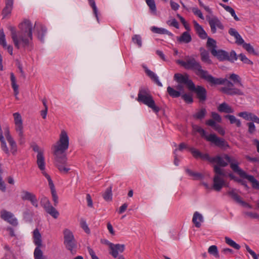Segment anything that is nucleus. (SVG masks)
Here are the masks:
<instances>
[{"mask_svg": "<svg viewBox=\"0 0 259 259\" xmlns=\"http://www.w3.org/2000/svg\"><path fill=\"white\" fill-rule=\"evenodd\" d=\"M34 26L31 21L24 20L18 25L19 30L17 31L14 26H9L8 29L11 32V36L14 46L17 49L27 48L31 46L33 39L32 30Z\"/></svg>", "mask_w": 259, "mask_h": 259, "instance_id": "nucleus-1", "label": "nucleus"}, {"mask_svg": "<svg viewBox=\"0 0 259 259\" xmlns=\"http://www.w3.org/2000/svg\"><path fill=\"white\" fill-rule=\"evenodd\" d=\"M69 147V138L67 133L63 130L60 135L59 140L53 145L52 149L54 156V163L59 170L62 173L67 174L70 168L65 167L67 158L66 151Z\"/></svg>", "mask_w": 259, "mask_h": 259, "instance_id": "nucleus-2", "label": "nucleus"}, {"mask_svg": "<svg viewBox=\"0 0 259 259\" xmlns=\"http://www.w3.org/2000/svg\"><path fill=\"white\" fill-rule=\"evenodd\" d=\"M176 63L186 69L195 71L198 76L207 81L212 82L214 80L213 76L209 74L207 71L202 69L200 63L193 57L187 56L185 58V61L178 60L176 61Z\"/></svg>", "mask_w": 259, "mask_h": 259, "instance_id": "nucleus-3", "label": "nucleus"}, {"mask_svg": "<svg viewBox=\"0 0 259 259\" xmlns=\"http://www.w3.org/2000/svg\"><path fill=\"white\" fill-rule=\"evenodd\" d=\"M212 163H217V165L214 166H218L220 167H226L229 164L232 170L238 175L240 174L239 171L242 170V169L239 166L240 163L237 159L234 156L227 154H224L222 156L217 155L213 157Z\"/></svg>", "mask_w": 259, "mask_h": 259, "instance_id": "nucleus-4", "label": "nucleus"}, {"mask_svg": "<svg viewBox=\"0 0 259 259\" xmlns=\"http://www.w3.org/2000/svg\"><path fill=\"white\" fill-rule=\"evenodd\" d=\"M213 81H208L212 84H225L226 86L221 88V91L228 95L242 96L244 95L243 92L240 89L233 88L234 84L227 79L218 78L213 77Z\"/></svg>", "mask_w": 259, "mask_h": 259, "instance_id": "nucleus-5", "label": "nucleus"}, {"mask_svg": "<svg viewBox=\"0 0 259 259\" xmlns=\"http://www.w3.org/2000/svg\"><path fill=\"white\" fill-rule=\"evenodd\" d=\"M214 175L213 178V185L212 188L218 192L221 190L225 185V181L224 179L226 176L225 169L218 166H213Z\"/></svg>", "mask_w": 259, "mask_h": 259, "instance_id": "nucleus-6", "label": "nucleus"}, {"mask_svg": "<svg viewBox=\"0 0 259 259\" xmlns=\"http://www.w3.org/2000/svg\"><path fill=\"white\" fill-rule=\"evenodd\" d=\"M15 124V131L17 135V140L19 145H23L25 142L24 126L22 116L18 112L13 114Z\"/></svg>", "mask_w": 259, "mask_h": 259, "instance_id": "nucleus-7", "label": "nucleus"}, {"mask_svg": "<svg viewBox=\"0 0 259 259\" xmlns=\"http://www.w3.org/2000/svg\"><path fill=\"white\" fill-rule=\"evenodd\" d=\"M211 54L216 57L219 61H228L233 63L237 60V55L234 50H232L230 53L223 50H211Z\"/></svg>", "mask_w": 259, "mask_h": 259, "instance_id": "nucleus-8", "label": "nucleus"}, {"mask_svg": "<svg viewBox=\"0 0 259 259\" xmlns=\"http://www.w3.org/2000/svg\"><path fill=\"white\" fill-rule=\"evenodd\" d=\"M138 101L151 108L155 112H158L160 110L158 107L156 106L152 96L144 90L139 91L138 95Z\"/></svg>", "mask_w": 259, "mask_h": 259, "instance_id": "nucleus-9", "label": "nucleus"}, {"mask_svg": "<svg viewBox=\"0 0 259 259\" xmlns=\"http://www.w3.org/2000/svg\"><path fill=\"white\" fill-rule=\"evenodd\" d=\"M207 141L213 143L217 146L226 149L229 148V145L227 142L224 139L218 137L215 134H210L206 137Z\"/></svg>", "mask_w": 259, "mask_h": 259, "instance_id": "nucleus-10", "label": "nucleus"}, {"mask_svg": "<svg viewBox=\"0 0 259 259\" xmlns=\"http://www.w3.org/2000/svg\"><path fill=\"white\" fill-rule=\"evenodd\" d=\"M42 206L45 211L54 219H57L59 215V213L56 208L52 206L50 200L47 198L45 197L42 199Z\"/></svg>", "mask_w": 259, "mask_h": 259, "instance_id": "nucleus-11", "label": "nucleus"}, {"mask_svg": "<svg viewBox=\"0 0 259 259\" xmlns=\"http://www.w3.org/2000/svg\"><path fill=\"white\" fill-rule=\"evenodd\" d=\"M1 218L14 227L17 226L18 224L17 219L14 217V215L6 210L3 209L1 210Z\"/></svg>", "mask_w": 259, "mask_h": 259, "instance_id": "nucleus-12", "label": "nucleus"}, {"mask_svg": "<svg viewBox=\"0 0 259 259\" xmlns=\"http://www.w3.org/2000/svg\"><path fill=\"white\" fill-rule=\"evenodd\" d=\"M33 29L38 39L41 41H44V36L47 33V28L45 26L40 22H35Z\"/></svg>", "mask_w": 259, "mask_h": 259, "instance_id": "nucleus-13", "label": "nucleus"}, {"mask_svg": "<svg viewBox=\"0 0 259 259\" xmlns=\"http://www.w3.org/2000/svg\"><path fill=\"white\" fill-rule=\"evenodd\" d=\"M174 78L179 83L185 84L189 90L193 87L194 83L192 80L189 79V75L187 74L183 75L176 73L174 75Z\"/></svg>", "mask_w": 259, "mask_h": 259, "instance_id": "nucleus-14", "label": "nucleus"}, {"mask_svg": "<svg viewBox=\"0 0 259 259\" xmlns=\"http://www.w3.org/2000/svg\"><path fill=\"white\" fill-rule=\"evenodd\" d=\"M190 91L194 92L197 95L200 101L203 102L206 99L207 91L202 86L197 85L196 87L193 84V87L189 89Z\"/></svg>", "mask_w": 259, "mask_h": 259, "instance_id": "nucleus-15", "label": "nucleus"}, {"mask_svg": "<svg viewBox=\"0 0 259 259\" xmlns=\"http://www.w3.org/2000/svg\"><path fill=\"white\" fill-rule=\"evenodd\" d=\"M4 130L5 136L10 147L9 151V152L11 151L13 154H15L17 151V144L11 135L9 128L6 127Z\"/></svg>", "mask_w": 259, "mask_h": 259, "instance_id": "nucleus-16", "label": "nucleus"}, {"mask_svg": "<svg viewBox=\"0 0 259 259\" xmlns=\"http://www.w3.org/2000/svg\"><path fill=\"white\" fill-rule=\"evenodd\" d=\"M209 24L210 27L211 31L212 33H215L217 32V27L223 30L224 27L220 20L216 17L209 18L208 20Z\"/></svg>", "mask_w": 259, "mask_h": 259, "instance_id": "nucleus-17", "label": "nucleus"}, {"mask_svg": "<svg viewBox=\"0 0 259 259\" xmlns=\"http://www.w3.org/2000/svg\"><path fill=\"white\" fill-rule=\"evenodd\" d=\"M21 199L23 200L30 201L31 204L37 207L38 206V201L35 195L29 191L23 190L22 191Z\"/></svg>", "mask_w": 259, "mask_h": 259, "instance_id": "nucleus-18", "label": "nucleus"}, {"mask_svg": "<svg viewBox=\"0 0 259 259\" xmlns=\"http://www.w3.org/2000/svg\"><path fill=\"white\" fill-rule=\"evenodd\" d=\"M239 176L241 178L246 179L252 184V187L256 190H259V182L252 175H247L243 169L239 171Z\"/></svg>", "mask_w": 259, "mask_h": 259, "instance_id": "nucleus-19", "label": "nucleus"}, {"mask_svg": "<svg viewBox=\"0 0 259 259\" xmlns=\"http://www.w3.org/2000/svg\"><path fill=\"white\" fill-rule=\"evenodd\" d=\"M47 179L49 182V185L51 191L52 200L54 202V205L56 206L58 204V196L57 195L54 184L50 176H46Z\"/></svg>", "mask_w": 259, "mask_h": 259, "instance_id": "nucleus-20", "label": "nucleus"}, {"mask_svg": "<svg viewBox=\"0 0 259 259\" xmlns=\"http://www.w3.org/2000/svg\"><path fill=\"white\" fill-rule=\"evenodd\" d=\"M36 163L38 168L41 171L42 174L47 178V175L49 176L45 171V161L44 153H39L36 155Z\"/></svg>", "mask_w": 259, "mask_h": 259, "instance_id": "nucleus-21", "label": "nucleus"}, {"mask_svg": "<svg viewBox=\"0 0 259 259\" xmlns=\"http://www.w3.org/2000/svg\"><path fill=\"white\" fill-rule=\"evenodd\" d=\"M125 249V245L124 244H111V249L110 254L112 255L113 257L116 258L118 256V252H122Z\"/></svg>", "mask_w": 259, "mask_h": 259, "instance_id": "nucleus-22", "label": "nucleus"}, {"mask_svg": "<svg viewBox=\"0 0 259 259\" xmlns=\"http://www.w3.org/2000/svg\"><path fill=\"white\" fill-rule=\"evenodd\" d=\"M199 51L200 52L201 60L204 63L211 64L212 61L209 58L208 52L203 48H200Z\"/></svg>", "mask_w": 259, "mask_h": 259, "instance_id": "nucleus-23", "label": "nucleus"}, {"mask_svg": "<svg viewBox=\"0 0 259 259\" xmlns=\"http://www.w3.org/2000/svg\"><path fill=\"white\" fill-rule=\"evenodd\" d=\"M194 25L197 34L202 39H205L207 37V34L202 26L200 25L196 21H194Z\"/></svg>", "mask_w": 259, "mask_h": 259, "instance_id": "nucleus-24", "label": "nucleus"}, {"mask_svg": "<svg viewBox=\"0 0 259 259\" xmlns=\"http://www.w3.org/2000/svg\"><path fill=\"white\" fill-rule=\"evenodd\" d=\"M66 248L69 250L71 254H74L76 251L74 250L77 247V242L75 238L71 240H68L67 242H64Z\"/></svg>", "mask_w": 259, "mask_h": 259, "instance_id": "nucleus-25", "label": "nucleus"}, {"mask_svg": "<svg viewBox=\"0 0 259 259\" xmlns=\"http://www.w3.org/2000/svg\"><path fill=\"white\" fill-rule=\"evenodd\" d=\"M33 242L36 246H42L41 235L38 229H35L33 232Z\"/></svg>", "mask_w": 259, "mask_h": 259, "instance_id": "nucleus-26", "label": "nucleus"}, {"mask_svg": "<svg viewBox=\"0 0 259 259\" xmlns=\"http://www.w3.org/2000/svg\"><path fill=\"white\" fill-rule=\"evenodd\" d=\"M203 221V218L201 214L197 211L194 212L192 219V222L197 228L201 227V223Z\"/></svg>", "mask_w": 259, "mask_h": 259, "instance_id": "nucleus-27", "label": "nucleus"}, {"mask_svg": "<svg viewBox=\"0 0 259 259\" xmlns=\"http://www.w3.org/2000/svg\"><path fill=\"white\" fill-rule=\"evenodd\" d=\"M218 110L220 112H224L226 113H232L234 112V110L232 108L225 102L221 104L218 107Z\"/></svg>", "mask_w": 259, "mask_h": 259, "instance_id": "nucleus-28", "label": "nucleus"}, {"mask_svg": "<svg viewBox=\"0 0 259 259\" xmlns=\"http://www.w3.org/2000/svg\"><path fill=\"white\" fill-rule=\"evenodd\" d=\"M13 4V0H6V6L3 10V15L4 17L11 13Z\"/></svg>", "mask_w": 259, "mask_h": 259, "instance_id": "nucleus-29", "label": "nucleus"}, {"mask_svg": "<svg viewBox=\"0 0 259 259\" xmlns=\"http://www.w3.org/2000/svg\"><path fill=\"white\" fill-rule=\"evenodd\" d=\"M10 78H11L12 87L14 90L15 96L17 99V95L19 94V90H18L19 86L16 83V79L14 75V74L13 72H11L10 73Z\"/></svg>", "mask_w": 259, "mask_h": 259, "instance_id": "nucleus-30", "label": "nucleus"}, {"mask_svg": "<svg viewBox=\"0 0 259 259\" xmlns=\"http://www.w3.org/2000/svg\"><path fill=\"white\" fill-rule=\"evenodd\" d=\"M177 40L180 42L189 43L192 40L190 34L187 31L183 32L180 37H177Z\"/></svg>", "mask_w": 259, "mask_h": 259, "instance_id": "nucleus-31", "label": "nucleus"}, {"mask_svg": "<svg viewBox=\"0 0 259 259\" xmlns=\"http://www.w3.org/2000/svg\"><path fill=\"white\" fill-rule=\"evenodd\" d=\"M227 194L239 204H240L242 200L241 197L236 192L235 189H233L229 190L227 192Z\"/></svg>", "mask_w": 259, "mask_h": 259, "instance_id": "nucleus-32", "label": "nucleus"}, {"mask_svg": "<svg viewBox=\"0 0 259 259\" xmlns=\"http://www.w3.org/2000/svg\"><path fill=\"white\" fill-rule=\"evenodd\" d=\"M146 72L148 76L153 80L158 86L162 87V83L159 81L157 75L152 71L147 69Z\"/></svg>", "mask_w": 259, "mask_h": 259, "instance_id": "nucleus-33", "label": "nucleus"}, {"mask_svg": "<svg viewBox=\"0 0 259 259\" xmlns=\"http://www.w3.org/2000/svg\"><path fill=\"white\" fill-rule=\"evenodd\" d=\"M206 110L202 108L198 110L193 115V117L196 119L201 120L204 118L206 115Z\"/></svg>", "mask_w": 259, "mask_h": 259, "instance_id": "nucleus-34", "label": "nucleus"}, {"mask_svg": "<svg viewBox=\"0 0 259 259\" xmlns=\"http://www.w3.org/2000/svg\"><path fill=\"white\" fill-rule=\"evenodd\" d=\"M225 117L228 119L231 124H235L237 127L241 126V122L240 120L236 118L234 115L227 114L225 116Z\"/></svg>", "mask_w": 259, "mask_h": 259, "instance_id": "nucleus-35", "label": "nucleus"}, {"mask_svg": "<svg viewBox=\"0 0 259 259\" xmlns=\"http://www.w3.org/2000/svg\"><path fill=\"white\" fill-rule=\"evenodd\" d=\"M145 1L149 8L151 13L153 15H156L157 9L155 1L154 0H145Z\"/></svg>", "mask_w": 259, "mask_h": 259, "instance_id": "nucleus-36", "label": "nucleus"}, {"mask_svg": "<svg viewBox=\"0 0 259 259\" xmlns=\"http://www.w3.org/2000/svg\"><path fill=\"white\" fill-rule=\"evenodd\" d=\"M151 30L153 32L155 33L166 34L170 36H171L172 35L171 32H170L166 29L162 28H158L155 26H153L151 27Z\"/></svg>", "mask_w": 259, "mask_h": 259, "instance_id": "nucleus-37", "label": "nucleus"}, {"mask_svg": "<svg viewBox=\"0 0 259 259\" xmlns=\"http://www.w3.org/2000/svg\"><path fill=\"white\" fill-rule=\"evenodd\" d=\"M186 171L190 177H193L194 180H201L203 178V175L201 173L193 171L188 168L186 169Z\"/></svg>", "mask_w": 259, "mask_h": 259, "instance_id": "nucleus-38", "label": "nucleus"}, {"mask_svg": "<svg viewBox=\"0 0 259 259\" xmlns=\"http://www.w3.org/2000/svg\"><path fill=\"white\" fill-rule=\"evenodd\" d=\"M103 198L107 201H110L112 198V186H110L108 188L103 194Z\"/></svg>", "mask_w": 259, "mask_h": 259, "instance_id": "nucleus-39", "label": "nucleus"}, {"mask_svg": "<svg viewBox=\"0 0 259 259\" xmlns=\"http://www.w3.org/2000/svg\"><path fill=\"white\" fill-rule=\"evenodd\" d=\"M64 242H67L68 240H71L74 239L73 233L69 229H65L63 231Z\"/></svg>", "mask_w": 259, "mask_h": 259, "instance_id": "nucleus-40", "label": "nucleus"}, {"mask_svg": "<svg viewBox=\"0 0 259 259\" xmlns=\"http://www.w3.org/2000/svg\"><path fill=\"white\" fill-rule=\"evenodd\" d=\"M206 47L210 52L211 50L212 49L216 50V48H217L216 41L213 38L208 37L206 42Z\"/></svg>", "mask_w": 259, "mask_h": 259, "instance_id": "nucleus-41", "label": "nucleus"}, {"mask_svg": "<svg viewBox=\"0 0 259 259\" xmlns=\"http://www.w3.org/2000/svg\"><path fill=\"white\" fill-rule=\"evenodd\" d=\"M167 92L168 95L172 98H178L181 96V93L179 91H177L170 87H168Z\"/></svg>", "mask_w": 259, "mask_h": 259, "instance_id": "nucleus-42", "label": "nucleus"}, {"mask_svg": "<svg viewBox=\"0 0 259 259\" xmlns=\"http://www.w3.org/2000/svg\"><path fill=\"white\" fill-rule=\"evenodd\" d=\"M208 252L216 258L220 257L218 247L216 245L210 246L208 249Z\"/></svg>", "mask_w": 259, "mask_h": 259, "instance_id": "nucleus-43", "label": "nucleus"}, {"mask_svg": "<svg viewBox=\"0 0 259 259\" xmlns=\"http://www.w3.org/2000/svg\"><path fill=\"white\" fill-rule=\"evenodd\" d=\"M238 115L246 120L251 121L253 113L244 111L239 113Z\"/></svg>", "mask_w": 259, "mask_h": 259, "instance_id": "nucleus-44", "label": "nucleus"}, {"mask_svg": "<svg viewBox=\"0 0 259 259\" xmlns=\"http://www.w3.org/2000/svg\"><path fill=\"white\" fill-rule=\"evenodd\" d=\"M230 79L234 81L235 83H237L240 87H243V85L241 82L240 77L237 74L232 73L230 76Z\"/></svg>", "mask_w": 259, "mask_h": 259, "instance_id": "nucleus-45", "label": "nucleus"}, {"mask_svg": "<svg viewBox=\"0 0 259 259\" xmlns=\"http://www.w3.org/2000/svg\"><path fill=\"white\" fill-rule=\"evenodd\" d=\"M225 239L226 243L230 246L237 250L240 248V246L230 238L226 237Z\"/></svg>", "mask_w": 259, "mask_h": 259, "instance_id": "nucleus-46", "label": "nucleus"}, {"mask_svg": "<svg viewBox=\"0 0 259 259\" xmlns=\"http://www.w3.org/2000/svg\"><path fill=\"white\" fill-rule=\"evenodd\" d=\"M41 246H36L34 251V257L35 259H44L43 252L40 249Z\"/></svg>", "mask_w": 259, "mask_h": 259, "instance_id": "nucleus-47", "label": "nucleus"}, {"mask_svg": "<svg viewBox=\"0 0 259 259\" xmlns=\"http://www.w3.org/2000/svg\"><path fill=\"white\" fill-rule=\"evenodd\" d=\"M0 45L4 48H6L7 42L5 38V34L3 29L0 30Z\"/></svg>", "mask_w": 259, "mask_h": 259, "instance_id": "nucleus-48", "label": "nucleus"}, {"mask_svg": "<svg viewBox=\"0 0 259 259\" xmlns=\"http://www.w3.org/2000/svg\"><path fill=\"white\" fill-rule=\"evenodd\" d=\"M228 176L231 180H233L238 183H241L243 186H244L246 188L248 187L247 184H246V183L245 182H244L242 180L237 178L233 174H232V173L229 174Z\"/></svg>", "mask_w": 259, "mask_h": 259, "instance_id": "nucleus-49", "label": "nucleus"}, {"mask_svg": "<svg viewBox=\"0 0 259 259\" xmlns=\"http://www.w3.org/2000/svg\"><path fill=\"white\" fill-rule=\"evenodd\" d=\"M181 97L186 103L191 104L193 102V98L190 94H184L181 96Z\"/></svg>", "mask_w": 259, "mask_h": 259, "instance_id": "nucleus-50", "label": "nucleus"}, {"mask_svg": "<svg viewBox=\"0 0 259 259\" xmlns=\"http://www.w3.org/2000/svg\"><path fill=\"white\" fill-rule=\"evenodd\" d=\"M239 59L240 60L243 62L244 63L246 64H249V65H252L253 62L250 60L249 59H248L245 55H244L243 54H240L238 56Z\"/></svg>", "mask_w": 259, "mask_h": 259, "instance_id": "nucleus-51", "label": "nucleus"}, {"mask_svg": "<svg viewBox=\"0 0 259 259\" xmlns=\"http://www.w3.org/2000/svg\"><path fill=\"white\" fill-rule=\"evenodd\" d=\"M243 48L250 54H255L254 49L250 44H243Z\"/></svg>", "mask_w": 259, "mask_h": 259, "instance_id": "nucleus-52", "label": "nucleus"}, {"mask_svg": "<svg viewBox=\"0 0 259 259\" xmlns=\"http://www.w3.org/2000/svg\"><path fill=\"white\" fill-rule=\"evenodd\" d=\"M229 33L231 36H234L236 40H238L240 37H241L239 33L233 28H231L229 30Z\"/></svg>", "mask_w": 259, "mask_h": 259, "instance_id": "nucleus-53", "label": "nucleus"}, {"mask_svg": "<svg viewBox=\"0 0 259 259\" xmlns=\"http://www.w3.org/2000/svg\"><path fill=\"white\" fill-rule=\"evenodd\" d=\"M88 1H89L90 6L93 9L94 13L97 20H98V10H97V8L96 6L95 1L94 0H88Z\"/></svg>", "mask_w": 259, "mask_h": 259, "instance_id": "nucleus-54", "label": "nucleus"}, {"mask_svg": "<svg viewBox=\"0 0 259 259\" xmlns=\"http://www.w3.org/2000/svg\"><path fill=\"white\" fill-rule=\"evenodd\" d=\"M133 42L137 44L139 47L142 46V39L139 35L135 34L132 37Z\"/></svg>", "mask_w": 259, "mask_h": 259, "instance_id": "nucleus-55", "label": "nucleus"}, {"mask_svg": "<svg viewBox=\"0 0 259 259\" xmlns=\"http://www.w3.org/2000/svg\"><path fill=\"white\" fill-rule=\"evenodd\" d=\"M189 149L195 158H198L200 157L201 153L199 150L194 148H190Z\"/></svg>", "mask_w": 259, "mask_h": 259, "instance_id": "nucleus-56", "label": "nucleus"}, {"mask_svg": "<svg viewBox=\"0 0 259 259\" xmlns=\"http://www.w3.org/2000/svg\"><path fill=\"white\" fill-rule=\"evenodd\" d=\"M177 17L178 18H179V19L180 20L181 23L183 24L184 27L185 28V29L189 31L190 30V26L187 23V22H186L185 19L182 17L179 14H177Z\"/></svg>", "mask_w": 259, "mask_h": 259, "instance_id": "nucleus-57", "label": "nucleus"}, {"mask_svg": "<svg viewBox=\"0 0 259 259\" xmlns=\"http://www.w3.org/2000/svg\"><path fill=\"white\" fill-rule=\"evenodd\" d=\"M80 226L82 229L87 233H90V230L88 227L85 221L83 220H81L80 221Z\"/></svg>", "mask_w": 259, "mask_h": 259, "instance_id": "nucleus-58", "label": "nucleus"}, {"mask_svg": "<svg viewBox=\"0 0 259 259\" xmlns=\"http://www.w3.org/2000/svg\"><path fill=\"white\" fill-rule=\"evenodd\" d=\"M33 216V212L29 209H26L23 212V217L24 219H31Z\"/></svg>", "mask_w": 259, "mask_h": 259, "instance_id": "nucleus-59", "label": "nucleus"}, {"mask_svg": "<svg viewBox=\"0 0 259 259\" xmlns=\"http://www.w3.org/2000/svg\"><path fill=\"white\" fill-rule=\"evenodd\" d=\"M192 12L193 13L197 15L198 17H199L200 19L203 20L204 17L202 15V12L200 10H199L197 8H192Z\"/></svg>", "mask_w": 259, "mask_h": 259, "instance_id": "nucleus-60", "label": "nucleus"}, {"mask_svg": "<svg viewBox=\"0 0 259 259\" xmlns=\"http://www.w3.org/2000/svg\"><path fill=\"white\" fill-rule=\"evenodd\" d=\"M200 158L203 159V160H206L208 161L209 162L212 163V159L213 157H211L209 156V155L208 154H202L201 153V155L199 157Z\"/></svg>", "mask_w": 259, "mask_h": 259, "instance_id": "nucleus-61", "label": "nucleus"}, {"mask_svg": "<svg viewBox=\"0 0 259 259\" xmlns=\"http://www.w3.org/2000/svg\"><path fill=\"white\" fill-rule=\"evenodd\" d=\"M211 117L214 121H216L218 122H221L222 121L221 116L216 112H212Z\"/></svg>", "mask_w": 259, "mask_h": 259, "instance_id": "nucleus-62", "label": "nucleus"}, {"mask_svg": "<svg viewBox=\"0 0 259 259\" xmlns=\"http://www.w3.org/2000/svg\"><path fill=\"white\" fill-rule=\"evenodd\" d=\"M247 125L248 126V132L250 134H253L255 131V126L252 122H248Z\"/></svg>", "mask_w": 259, "mask_h": 259, "instance_id": "nucleus-63", "label": "nucleus"}, {"mask_svg": "<svg viewBox=\"0 0 259 259\" xmlns=\"http://www.w3.org/2000/svg\"><path fill=\"white\" fill-rule=\"evenodd\" d=\"M245 214L246 216L251 219H259V214L256 213L246 212H245Z\"/></svg>", "mask_w": 259, "mask_h": 259, "instance_id": "nucleus-64", "label": "nucleus"}]
</instances>
